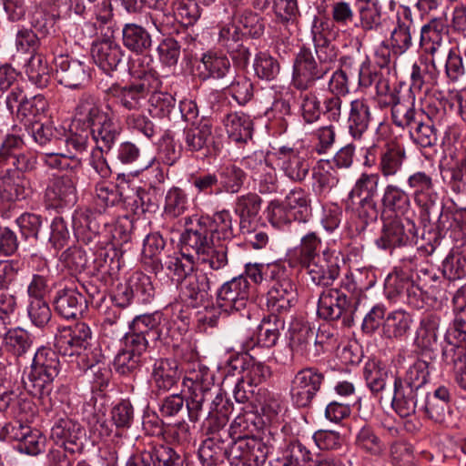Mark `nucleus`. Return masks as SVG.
<instances>
[{
    "label": "nucleus",
    "instance_id": "obj_43",
    "mask_svg": "<svg viewBox=\"0 0 466 466\" xmlns=\"http://www.w3.org/2000/svg\"><path fill=\"white\" fill-rule=\"evenodd\" d=\"M421 117L426 118V114L420 109H415L413 101L406 105L399 98L392 97L391 118L394 125L410 131Z\"/></svg>",
    "mask_w": 466,
    "mask_h": 466
},
{
    "label": "nucleus",
    "instance_id": "obj_11",
    "mask_svg": "<svg viewBox=\"0 0 466 466\" xmlns=\"http://www.w3.org/2000/svg\"><path fill=\"white\" fill-rule=\"evenodd\" d=\"M249 282L243 275L225 282L217 291L218 308L225 314L245 309L249 297Z\"/></svg>",
    "mask_w": 466,
    "mask_h": 466
},
{
    "label": "nucleus",
    "instance_id": "obj_44",
    "mask_svg": "<svg viewBox=\"0 0 466 466\" xmlns=\"http://www.w3.org/2000/svg\"><path fill=\"white\" fill-rule=\"evenodd\" d=\"M218 189L216 195L221 193L237 194L243 187L246 178L245 172L235 165L223 166L218 171Z\"/></svg>",
    "mask_w": 466,
    "mask_h": 466
},
{
    "label": "nucleus",
    "instance_id": "obj_4",
    "mask_svg": "<svg viewBox=\"0 0 466 466\" xmlns=\"http://www.w3.org/2000/svg\"><path fill=\"white\" fill-rule=\"evenodd\" d=\"M269 269L270 283L266 294V307L272 315L287 314L298 302L297 287L285 267Z\"/></svg>",
    "mask_w": 466,
    "mask_h": 466
},
{
    "label": "nucleus",
    "instance_id": "obj_46",
    "mask_svg": "<svg viewBox=\"0 0 466 466\" xmlns=\"http://www.w3.org/2000/svg\"><path fill=\"white\" fill-rule=\"evenodd\" d=\"M440 324L441 319L436 315H428L421 319L416 331L415 342L418 347L428 350H433L436 348Z\"/></svg>",
    "mask_w": 466,
    "mask_h": 466
},
{
    "label": "nucleus",
    "instance_id": "obj_19",
    "mask_svg": "<svg viewBox=\"0 0 466 466\" xmlns=\"http://www.w3.org/2000/svg\"><path fill=\"white\" fill-rule=\"evenodd\" d=\"M279 169L293 182H302L309 175L310 163L304 151L281 147L277 152Z\"/></svg>",
    "mask_w": 466,
    "mask_h": 466
},
{
    "label": "nucleus",
    "instance_id": "obj_12",
    "mask_svg": "<svg viewBox=\"0 0 466 466\" xmlns=\"http://www.w3.org/2000/svg\"><path fill=\"white\" fill-rule=\"evenodd\" d=\"M326 75L327 73L317 64L310 49L301 48L293 63L291 80L293 86L299 90H308Z\"/></svg>",
    "mask_w": 466,
    "mask_h": 466
},
{
    "label": "nucleus",
    "instance_id": "obj_36",
    "mask_svg": "<svg viewBox=\"0 0 466 466\" xmlns=\"http://www.w3.org/2000/svg\"><path fill=\"white\" fill-rule=\"evenodd\" d=\"M415 33L410 14H404L402 19L399 17L389 40L392 53L399 56L406 53L412 46V36Z\"/></svg>",
    "mask_w": 466,
    "mask_h": 466
},
{
    "label": "nucleus",
    "instance_id": "obj_6",
    "mask_svg": "<svg viewBox=\"0 0 466 466\" xmlns=\"http://www.w3.org/2000/svg\"><path fill=\"white\" fill-rule=\"evenodd\" d=\"M381 233L375 241L378 248L388 250L414 246L417 228L411 218L405 216H381Z\"/></svg>",
    "mask_w": 466,
    "mask_h": 466
},
{
    "label": "nucleus",
    "instance_id": "obj_32",
    "mask_svg": "<svg viewBox=\"0 0 466 466\" xmlns=\"http://www.w3.org/2000/svg\"><path fill=\"white\" fill-rule=\"evenodd\" d=\"M304 268L307 269V273L314 284L326 289H329V287L339 275L338 258L327 257L326 253H323L322 258L318 261L311 262Z\"/></svg>",
    "mask_w": 466,
    "mask_h": 466
},
{
    "label": "nucleus",
    "instance_id": "obj_7",
    "mask_svg": "<svg viewBox=\"0 0 466 466\" xmlns=\"http://www.w3.org/2000/svg\"><path fill=\"white\" fill-rule=\"evenodd\" d=\"M183 384L190 392L187 400V410L191 421H198L203 410V405L214 395L213 375L206 367L190 371L183 380Z\"/></svg>",
    "mask_w": 466,
    "mask_h": 466
},
{
    "label": "nucleus",
    "instance_id": "obj_30",
    "mask_svg": "<svg viewBox=\"0 0 466 466\" xmlns=\"http://www.w3.org/2000/svg\"><path fill=\"white\" fill-rule=\"evenodd\" d=\"M91 55L95 63L104 71L116 69L122 60L123 51L120 46L110 38H105L92 45Z\"/></svg>",
    "mask_w": 466,
    "mask_h": 466
},
{
    "label": "nucleus",
    "instance_id": "obj_55",
    "mask_svg": "<svg viewBox=\"0 0 466 466\" xmlns=\"http://www.w3.org/2000/svg\"><path fill=\"white\" fill-rule=\"evenodd\" d=\"M411 316L404 310H394L388 314L383 322V333L387 338L401 339L410 329Z\"/></svg>",
    "mask_w": 466,
    "mask_h": 466
},
{
    "label": "nucleus",
    "instance_id": "obj_47",
    "mask_svg": "<svg viewBox=\"0 0 466 466\" xmlns=\"http://www.w3.org/2000/svg\"><path fill=\"white\" fill-rule=\"evenodd\" d=\"M226 131L233 141L247 142L252 136V121L242 113H230L223 120Z\"/></svg>",
    "mask_w": 466,
    "mask_h": 466
},
{
    "label": "nucleus",
    "instance_id": "obj_57",
    "mask_svg": "<svg viewBox=\"0 0 466 466\" xmlns=\"http://www.w3.org/2000/svg\"><path fill=\"white\" fill-rule=\"evenodd\" d=\"M322 241L320 237L314 231H308L302 235L299 250V261L302 268L318 261L320 256Z\"/></svg>",
    "mask_w": 466,
    "mask_h": 466
},
{
    "label": "nucleus",
    "instance_id": "obj_62",
    "mask_svg": "<svg viewBox=\"0 0 466 466\" xmlns=\"http://www.w3.org/2000/svg\"><path fill=\"white\" fill-rule=\"evenodd\" d=\"M90 132L76 130L71 125V133L64 140L66 147V154L75 167L81 166L78 155L86 152L88 147V137Z\"/></svg>",
    "mask_w": 466,
    "mask_h": 466
},
{
    "label": "nucleus",
    "instance_id": "obj_61",
    "mask_svg": "<svg viewBox=\"0 0 466 466\" xmlns=\"http://www.w3.org/2000/svg\"><path fill=\"white\" fill-rule=\"evenodd\" d=\"M355 445L372 456H380L384 451V443L370 425L361 427L355 436Z\"/></svg>",
    "mask_w": 466,
    "mask_h": 466
},
{
    "label": "nucleus",
    "instance_id": "obj_37",
    "mask_svg": "<svg viewBox=\"0 0 466 466\" xmlns=\"http://www.w3.org/2000/svg\"><path fill=\"white\" fill-rule=\"evenodd\" d=\"M244 164L246 167L254 170L252 177L261 194H270L278 190L277 174L265 161H258L254 157H248L244 159Z\"/></svg>",
    "mask_w": 466,
    "mask_h": 466
},
{
    "label": "nucleus",
    "instance_id": "obj_8",
    "mask_svg": "<svg viewBox=\"0 0 466 466\" xmlns=\"http://www.w3.org/2000/svg\"><path fill=\"white\" fill-rule=\"evenodd\" d=\"M181 244L184 251H192L199 264H207L213 270L228 265L227 247L216 245L210 237L183 233Z\"/></svg>",
    "mask_w": 466,
    "mask_h": 466
},
{
    "label": "nucleus",
    "instance_id": "obj_59",
    "mask_svg": "<svg viewBox=\"0 0 466 466\" xmlns=\"http://www.w3.org/2000/svg\"><path fill=\"white\" fill-rule=\"evenodd\" d=\"M284 328V319L272 315L263 319L258 327L257 344L266 348L275 346L280 335V329Z\"/></svg>",
    "mask_w": 466,
    "mask_h": 466
},
{
    "label": "nucleus",
    "instance_id": "obj_29",
    "mask_svg": "<svg viewBox=\"0 0 466 466\" xmlns=\"http://www.w3.org/2000/svg\"><path fill=\"white\" fill-rule=\"evenodd\" d=\"M425 401L420 408L436 423H445L451 417V393L445 387H439L432 395L426 393Z\"/></svg>",
    "mask_w": 466,
    "mask_h": 466
},
{
    "label": "nucleus",
    "instance_id": "obj_40",
    "mask_svg": "<svg viewBox=\"0 0 466 466\" xmlns=\"http://www.w3.org/2000/svg\"><path fill=\"white\" fill-rule=\"evenodd\" d=\"M261 198L252 192L238 196L234 203V212L239 218V228L253 224L261 208Z\"/></svg>",
    "mask_w": 466,
    "mask_h": 466
},
{
    "label": "nucleus",
    "instance_id": "obj_26",
    "mask_svg": "<svg viewBox=\"0 0 466 466\" xmlns=\"http://www.w3.org/2000/svg\"><path fill=\"white\" fill-rule=\"evenodd\" d=\"M373 119L370 105L364 97L350 101L348 111L349 133L354 139H361Z\"/></svg>",
    "mask_w": 466,
    "mask_h": 466
},
{
    "label": "nucleus",
    "instance_id": "obj_9",
    "mask_svg": "<svg viewBox=\"0 0 466 466\" xmlns=\"http://www.w3.org/2000/svg\"><path fill=\"white\" fill-rule=\"evenodd\" d=\"M324 378V374L317 368L308 367L299 370L290 381L289 396L292 404L297 408L310 407Z\"/></svg>",
    "mask_w": 466,
    "mask_h": 466
},
{
    "label": "nucleus",
    "instance_id": "obj_50",
    "mask_svg": "<svg viewBox=\"0 0 466 466\" xmlns=\"http://www.w3.org/2000/svg\"><path fill=\"white\" fill-rule=\"evenodd\" d=\"M195 256L192 251H184L181 246V254L167 256L164 261L165 267L172 273L179 285L194 271Z\"/></svg>",
    "mask_w": 466,
    "mask_h": 466
},
{
    "label": "nucleus",
    "instance_id": "obj_2",
    "mask_svg": "<svg viewBox=\"0 0 466 466\" xmlns=\"http://www.w3.org/2000/svg\"><path fill=\"white\" fill-rule=\"evenodd\" d=\"M380 176L379 173L362 172L356 179L351 190L349 193V198L359 199L355 208V214L360 220L359 228L360 230L375 221L380 215V204L377 200Z\"/></svg>",
    "mask_w": 466,
    "mask_h": 466
},
{
    "label": "nucleus",
    "instance_id": "obj_51",
    "mask_svg": "<svg viewBox=\"0 0 466 466\" xmlns=\"http://www.w3.org/2000/svg\"><path fill=\"white\" fill-rule=\"evenodd\" d=\"M31 335L21 328L9 329L3 337V349L15 358L27 353L32 347Z\"/></svg>",
    "mask_w": 466,
    "mask_h": 466
},
{
    "label": "nucleus",
    "instance_id": "obj_16",
    "mask_svg": "<svg viewBox=\"0 0 466 466\" xmlns=\"http://www.w3.org/2000/svg\"><path fill=\"white\" fill-rule=\"evenodd\" d=\"M407 184L412 190L416 205L429 216L439 200L432 176L425 171H416L409 176Z\"/></svg>",
    "mask_w": 466,
    "mask_h": 466
},
{
    "label": "nucleus",
    "instance_id": "obj_22",
    "mask_svg": "<svg viewBox=\"0 0 466 466\" xmlns=\"http://www.w3.org/2000/svg\"><path fill=\"white\" fill-rule=\"evenodd\" d=\"M33 194L31 181L18 171L7 169L0 175V198L5 202L25 199Z\"/></svg>",
    "mask_w": 466,
    "mask_h": 466
},
{
    "label": "nucleus",
    "instance_id": "obj_28",
    "mask_svg": "<svg viewBox=\"0 0 466 466\" xmlns=\"http://www.w3.org/2000/svg\"><path fill=\"white\" fill-rule=\"evenodd\" d=\"M385 289L389 298H405L410 304H415L422 295L421 289L404 273L389 274L385 279Z\"/></svg>",
    "mask_w": 466,
    "mask_h": 466
},
{
    "label": "nucleus",
    "instance_id": "obj_54",
    "mask_svg": "<svg viewBox=\"0 0 466 466\" xmlns=\"http://www.w3.org/2000/svg\"><path fill=\"white\" fill-rule=\"evenodd\" d=\"M33 262H39L36 273L32 275L31 280L27 285V295L31 299H45V296L49 292V269L46 260L38 257L32 258Z\"/></svg>",
    "mask_w": 466,
    "mask_h": 466
},
{
    "label": "nucleus",
    "instance_id": "obj_39",
    "mask_svg": "<svg viewBox=\"0 0 466 466\" xmlns=\"http://www.w3.org/2000/svg\"><path fill=\"white\" fill-rule=\"evenodd\" d=\"M363 377L370 391L378 395L382 393L387 385H394V377L392 373L379 361L369 360L363 369Z\"/></svg>",
    "mask_w": 466,
    "mask_h": 466
},
{
    "label": "nucleus",
    "instance_id": "obj_33",
    "mask_svg": "<svg viewBox=\"0 0 466 466\" xmlns=\"http://www.w3.org/2000/svg\"><path fill=\"white\" fill-rule=\"evenodd\" d=\"M228 438L216 434L204 440L198 448V455L202 466H220L228 460Z\"/></svg>",
    "mask_w": 466,
    "mask_h": 466
},
{
    "label": "nucleus",
    "instance_id": "obj_15",
    "mask_svg": "<svg viewBox=\"0 0 466 466\" xmlns=\"http://www.w3.org/2000/svg\"><path fill=\"white\" fill-rule=\"evenodd\" d=\"M45 199L56 209L74 206L77 200L76 179L69 175L54 177L46 188Z\"/></svg>",
    "mask_w": 466,
    "mask_h": 466
},
{
    "label": "nucleus",
    "instance_id": "obj_49",
    "mask_svg": "<svg viewBox=\"0 0 466 466\" xmlns=\"http://www.w3.org/2000/svg\"><path fill=\"white\" fill-rule=\"evenodd\" d=\"M358 20L356 26H360L364 32H376L381 29V5L379 0L361 3L358 7Z\"/></svg>",
    "mask_w": 466,
    "mask_h": 466
},
{
    "label": "nucleus",
    "instance_id": "obj_52",
    "mask_svg": "<svg viewBox=\"0 0 466 466\" xmlns=\"http://www.w3.org/2000/svg\"><path fill=\"white\" fill-rule=\"evenodd\" d=\"M447 26L441 19H432L420 29V44L426 51L434 55L441 47Z\"/></svg>",
    "mask_w": 466,
    "mask_h": 466
},
{
    "label": "nucleus",
    "instance_id": "obj_58",
    "mask_svg": "<svg viewBox=\"0 0 466 466\" xmlns=\"http://www.w3.org/2000/svg\"><path fill=\"white\" fill-rule=\"evenodd\" d=\"M410 137L413 143L421 147H432L438 142V130L432 124L429 116L420 118L409 131Z\"/></svg>",
    "mask_w": 466,
    "mask_h": 466
},
{
    "label": "nucleus",
    "instance_id": "obj_38",
    "mask_svg": "<svg viewBox=\"0 0 466 466\" xmlns=\"http://www.w3.org/2000/svg\"><path fill=\"white\" fill-rule=\"evenodd\" d=\"M152 36L142 25L136 23H127L122 28V43L129 51L143 54L150 50Z\"/></svg>",
    "mask_w": 466,
    "mask_h": 466
},
{
    "label": "nucleus",
    "instance_id": "obj_41",
    "mask_svg": "<svg viewBox=\"0 0 466 466\" xmlns=\"http://www.w3.org/2000/svg\"><path fill=\"white\" fill-rule=\"evenodd\" d=\"M202 66H198L199 77L203 80L209 78L222 79L231 71L229 59L225 55L217 53L204 54L201 58Z\"/></svg>",
    "mask_w": 466,
    "mask_h": 466
},
{
    "label": "nucleus",
    "instance_id": "obj_56",
    "mask_svg": "<svg viewBox=\"0 0 466 466\" xmlns=\"http://www.w3.org/2000/svg\"><path fill=\"white\" fill-rule=\"evenodd\" d=\"M284 203L296 216L299 222L306 223L311 217V200L304 189L297 187L290 190L286 196Z\"/></svg>",
    "mask_w": 466,
    "mask_h": 466
},
{
    "label": "nucleus",
    "instance_id": "obj_48",
    "mask_svg": "<svg viewBox=\"0 0 466 466\" xmlns=\"http://www.w3.org/2000/svg\"><path fill=\"white\" fill-rule=\"evenodd\" d=\"M152 466H184V458L171 446L150 442L147 445Z\"/></svg>",
    "mask_w": 466,
    "mask_h": 466
},
{
    "label": "nucleus",
    "instance_id": "obj_21",
    "mask_svg": "<svg viewBox=\"0 0 466 466\" xmlns=\"http://www.w3.org/2000/svg\"><path fill=\"white\" fill-rule=\"evenodd\" d=\"M82 436L83 429L80 424L68 418L57 420L51 429L52 439L58 447L67 450L70 454L82 450Z\"/></svg>",
    "mask_w": 466,
    "mask_h": 466
},
{
    "label": "nucleus",
    "instance_id": "obj_13",
    "mask_svg": "<svg viewBox=\"0 0 466 466\" xmlns=\"http://www.w3.org/2000/svg\"><path fill=\"white\" fill-rule=\"evenodd\" d=\"M218 282V278L213 272L194 270L180 284L183 299L192 307L203 305L210 298L211 287Z\"/></svg>",
    "mask_w": 466,
    "mask_h": 466
},
{
    "label": "nucleus",
    "instance_id": "obj_64",
    "mask_svg": "<svg viewBox=\"0 0 466 466\" xmlns=\"http://www.w3.org/2000/svg\"><path fill=\"white\" fill-rule=\"evenodd\" d=\"M253 69L255 75L267 81L275 79L280 71L279 61L267 52H259L256 55Z\"/></svg>",
    "mask_w": 466,
    "mask_h": 466
},
{
    "label": "nucleus",
    "instance_id": "obj_34",
    "mask_svg": "<svg viewBox=\"0 0 466 466\" xmlns=\"http://www.w3.org/2000/svg\"><path fill=\"white\" fill-rule=\"evenodd\" d=\"M410 207V196L404 189L395 184H388L383 188L380 205V209H382L381 216L387 212H392L394 216L404 217Z\"/></svg>",
    "mask_w": 466,
    "mask_h": 466
},
{
    "label": "nucleus",
    "instance_id": "obj_31",
    "mask_svg": "<svg viewBox=\"0 0 466 466\" xmlns=\"http://www.w3.org/2000/svg\"><path fill=\"white\" fill-rule=\"evenodd\" d=\"M212 143V123L202 118L198 123H192L183 130V146L186 151L198 152L208 148Z\"/></svg>",
    "mask_w": 466,
    "mask_h": 466
},
{
    "label": "nucleus",
    "instance_id": "obj_27",
    "mask_svg": "<svg viewBox=\"0 0 466 466\" xmlns=\"http://www.w3.org/2000/svg\"><path fill=\"white\" fill-rule=\"evenodd\" d=\"M437 78L434 62L420 58L411 66L410 92L413 96L421 92L427 93L437 84Z\"/></svg>",
    "mask_w": 466,
    "mask_h": 466
},
{
    "label": "nucleus",
    "instance_id": "obj_35",
    "mask_svg": "<svg viewBox=\"0 0 466 466\" xmlns=\"http://www.w3.org/2000/svg\"><path fill=\"white\" fill-rule=\"evenodd\" d=\"M104 91L116 98L120 106L129 111H138L147 99L145 94L134 83L126 86L114 83Z\"/></svg>",
    "mask_w": 466,
    "mask_h": 466
},
{
    "label": "nucleus",
    "instance_id": "obj_25",
    "mask_svg": "<svg viewBox=\"0 0 466 466\" xmlns=\"http://www.w3.org/2000/svg\"><path fill=\"white\" fill-rule=\"evenodd\" d=\"M141 344L124 337V348L118 351L113 362L114 369L118 374L129 376L139 370L143 354L147 350Z\"/></svg>",
    "mask_w": 466,
    "mask_h": 466
},
{
    "label": "nucleus",
    "instance_id": "obj_5",
    "mask_svg": "<svg viewBox=\"0 0 466 466\" xmlns=\"http://www.w3.org/2000/svg\"><path fill=\"white\" fill-rule=\"evenodd\" d=\"M358 309V301L350 300L342 289H324L319 294L317 313L320 319L349 328L353 325Z\"/></svg>",
    "mask_w": 466,
    "mask_h": 466
},
{
    "label": "nucleus",
    "instance_id": "obj_23",
    "mask_svg": "<svg viewBox=\"0 0 466 466\" xmlns=\"http://www.w3.org/2000/svg\"><path fill=\"white\" fill-rule=\"evenodd\" d=\"M426 396L425 391H419L412 386H408L400 381V377L394 379L391 408L401 418H406L416 413L419 399Z\"/></svg>",
    "mask_w": 466,
    "mask_h": 466
},
{
    "label": "nucleus",
    "instance_id": "obj_20",
    "mask_svg": "<svg viewBox=\"0 0 466 466\" xmlns=\"http://www.w3.org/2000/svg\"><path fill=\"white\" fill-rule=\"evenodd\" d=\"M88 299L76 288L58 289L54 297L56 313L66 319H77L87 308Z\"/></svg>",
    "mask_w": 466,
    "mask_h": 466
},
{
    "label": "nucleus",
    "instance_id": "obj_18",
    "mask_svg": "<svg viewBox=\"0 0 466 466\" xmlns=\"http://www.w3.org/2000/svg\"><path fill=\"white\" fill-rule=\"evenodd\" d=\"M161 317L158 312L135 317L130 324V332L127 333L125 338L136 343H142V347L148 349L151 342L161 339Z\"/></svg>",
    "mask_w": 466,
    "mask_h": 466
},
{
    "label": "nucleus",
    "instance_id": "obj_42",
    "mask_svg": "<svg viewBox=\"0 0 466 466\" xmlns=\"http://www.w3.org/2000/svg\"><path fill=\"white\" fill-rule=\"evenodd\" d=\"M313 188L319 195H326L339 182V176L330 161L320 160L312 170Z\"/></svg>",
    "mask_w": 466,
    "mask_h": 466
},
{
    "label": "nucleus",
    "instance_id": "obj_3",
    "mask_svg": "<svg viewBox=\"0 0 466 466\" xmlns=\"http://www.w3.org/2000/svg\"><path fill=\"white\" fill-rule=\"evenodd\" d=\"M59 371L60 361L56 352L43 347L35 352L30 372L23 379L25 389L34 396L48 395Z\"/></svg>",
    "mask_w": 466,
    "mask_h": 466
},
{
    "label": "nucleus",
    "instance_id": "obj_14",
    "mask_svg": "<svg viewBox=\"0 0 466 466\" xmlns=\"http://www.w3.org/2000/svg\"><path fill=\"white\" fill-rule=\"evenodd\" d=\"M56 76L59 84L70 89H79L89 82V67L83 62L61 55L55 58Z\"/></svg>",
    "mask_w": 466,
    "mask_h": 466
},
{
    "label": "nucleus",
    "instance_id": "obj_53",
    "mask_svg": "<svg viewBox=\"0 0 466 466\" xmlns=\"http://www.w3.org/2000/svg\"><path fill=\"white\" fill-rule=\"evenodd\" d=\"M96 205L101 214L108 208L122 204L124 200L123 192L118 186L106 181H100L96 184Z\"/></svg>",
    "mask_w": 466,
    "mask_h": 466
},
{
    "label": "nucleus",
    "instance_id": "obj_1",
    "mask_svg": "<svg viewBox=\"0 0 466 466\" xmlns=\"http://www.w3.org/2000/svg\"><path fill=\"white\" fill-rule=\"evenodd\" d=\"M72 126L76 130L88 131L96 147L110 151L116 144L120 128L113 116L104 109L100 99L83 93L75 106Z\"/></svg>",
    "mask_w": 466,
    "mask_h": 466
},
{
    "label": "nucleus",
    "instance_id": "obj_45",
    "mask_svg": "<svg viewBox=\"0 0 466 466\" xmlns=\"http://www.w3.org/2000/svg\"><path fill=\"white\" fill-rule=\"evenodd\" d=\"M406 159V152L399 145L388 146L380 153L379 159V170L385 178L396 176L402 168Z\"/></svg>",
    "mask_w": 466,
    "mask_h": 466
},
{
    "label": "nucleus",
    "instance_id": "obj_24",
    "mask_svg": "<svg viewBox=\"0 0 466 466\" xmlns=\"http://www.w3.org/2000/svg\"><path fill=\"white\" fill-rule=\"evenodd\" d=\"M182 377L178 362L174 359H159L154 362L151 380L157 393H165L177 386Z\"/></svg>",
    "mask_w": 466,
    "mask_h": 466
},
{
    "label": "nucleus",
    "instance_id": "obj_10",
    "mask_svg": "<svg viewBox=\"0 0 466 466\" xmlns=\"http://www.w3.org/2000/svg\"><path fill=\"white\" fill-rule=\"evenodd\" d=\"M190 219L191 227L187 228L184 233L190 235H200L210 237L213 240H228L234 237L233 218L230 212L227 209L218 211L213 216H201L196 218L194 224Z\"/></svg>",
    "mask_w": 466,
    "mask_h": 466
},
{
    "label": "nucleus",
    "instance_id": "obj_60",
    "mask_svg": "<svg viewBox=\"0 0 466 466\" xmlns=\"http://www.w3.org/2000/svg\"><path fill=\"white\" fill-rule=\"evenodd\" d=\"M29 80L38 87H45L50 81V68L45 56L34 54L25 68Z\"/></svg>",
    "mask_w": 466,
    "mask_h": 466
},
{
    "label": "nucleus",
    "instance_id": "obj_17",
    "mask_svg": "<svg viewBox=\"0 0 466 466\" xmlns=\"http://www.w3.org/2000/svg\"><path fill=\"white\" fill-rule=\"evenodd\" d=\"M56 347L64 356L74 357L76 351L86 350L92 345V331L84 322H77L73 327L64 328L56 336Z\"/></svg>",
    "mask_w": 466,
    "mask_h": 466
},
{
    "label": "nucleus",
    "instance_id": "obj_63",
    "mask_svg": "<svg viewBox=\"0 0 466 466\" xmlns=\"http://www.w3.org/2000/svg\"><path fill=\"white\" fill-rule=\"evenodd\" d=\"M228 461L229 466H251L248 435H239L236 440L228 438Z\"/></svg>",
    "mask_w": 466,
    "mask_h": 466
}]
</instances>
